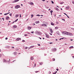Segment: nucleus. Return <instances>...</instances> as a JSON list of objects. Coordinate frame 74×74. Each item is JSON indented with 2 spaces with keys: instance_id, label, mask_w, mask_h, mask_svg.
<instances>
[{
  "instance_id": "nucleus-64",
  "label": "nucleus",
  "mask_w": 74,
  "mask_h": 74,
  "mask_svg": "<svg viewBox=\"0 0 74 74\" xmlns=\"http://www.w3.org/2000/svg\"><path fill=\"white\" fill-rule=\"evenodd\" d=\"M53 74H56V73H53Z\"/></svg>"
},
{
  "instance_id": "nucleus-28",
  "label": "nucleus",
  "mask_w": 74,
  "mask_h": 74,
  "mask_svg": "<svg viewBox=\"0 0 74 74\" xmlns=\"http://www.w3.org/2000/svg\"><path fill=\"white\" fill-rule=\"evenodd\" d=\"M18 20V19H17L16 20H15V22H17V21Z\"/></svg>"
},
{
  "instance_id": "nucleus-29",
  "label": "nucleus",
  "mask_w": 74,
  "mask_h": 74,
  "mask_svg": "<svg viewBox=\"0 0 74 74\" xmlns=\"http://www.w3.org/2000/svg\"><path fill=\"white\" fill-rule=\"evenodd\" d=\"M52 4H54V2L52 1H51Z\"/></svg>"
},
{
  "instance_id": "nucleus-54",
  "label": "nucleus",
  "mask_w": 74,
  "mask_h": 74,
  "mask_svg": "<svg viewBox=\"0 0 74 74\" xmlns=\"http://www.w3.org/2000/svg\"><path fill=\"white\" fill-rule=\"evenodd\" d=\"M57 73V71H56L55 72V73L56 74Z\"/></svg>"
},
{
  "instance_id": "nucleus-63",
  "label": "nucleus",
  "mask_w": 74,
  "mask_h": 74,
  "mask_svg": "<svg viewBox=\"0 0 74 74\" xmlns=\"http://www.w3.org/2000/svg\"><path fill=\"white\" fill-rule=\"evenodd\" d=\"M56 41H58V39H56Z\"/></svg>"
},
{
  "instance_id": "nucleus-22",
  "label": "nucleus",
  "mask_w": 74,
  "mask_h": 74,
  "mask_svg": "<svg viewBox=\"0 0 74 74\" xmlns=\"http://www.w3.org/2000/svg\"><path fill=\"white\" fill-rule=\"evenodd\" d=\"M58 28H59V27H55V29H58Z\"/></svg>"
},
{
  "instance_id": "nucleus-40",
  "label": "nucleus",
  "mask_w": 74,
  "mask_h": 74,
  "mask_svg": "<svg viewBox=\"0 0 74 74\" xmlns=\"http://www.w3.org/2000/svg\"><path fill=\"white\" fill-rule=\"evenodd\" d=\"M27 36V34H25V36Z\"/></svg>"
},
{
  "instance_id": "nucleus-2",
  "label": "nucleus",
  "mask_w": 74,
  "mask_h": 74,
  "mask_svg": "<svg viewBox=\"0 0 74 74\" xmlns=\"http://www.w3.org/2000/svg\"><path fill=\"white\" fill-rule=\"evenodd\" d=\"M45 24H43L41 25L42 26H45L46 27L47 26V25H48V23H47L46 22H45Z\"/></svg>"
},
{
  "instance_id": "nucleus-55",
  "label": "nucleus",
  "mask_w": 74,
  "mask_h": 74,
  "mask_svg": "<svg viewBox=\"0 0 74 74\" xmlns=\"http://www.w3.org/2000/svg\"><path fill=\"white\" fill-rule=\"evenodd\" d=\"M12 47V48H14V47Z\"/></svg>"
},
{
  "instance_id": "nucleus-32",
  "label": "nucleus",
  "mask_w": 74,
  "mask_h": 74,
  "mask_svg": "<svg viewBox=\"0 0 74 74\" xmlns=\"http://www.w3.org/2000/svg\"><path fill=\"white\" fill-rule=\"evenodd\" d=\"M52 12H53V11L52 10H51L50 11L51 13H52Z\"/></svg>"
},
{
  "instance_id": "nucleus-62",
  "label": "nucleus",
  "mask_w": 74,
  "mask_h": 74,
  "mask_svg": "<svg viewBox=\"0 0 74 74\" xmlns=\"http://www.w3.org/2000/svg\"><path fill=\"white\" fill-rule=\"evenodd\" d=\"M71 29L73 30V29H74V28H71Z\"/></svg>"
},
{
  "instance_id": "nucleus-5",
  "label": "nucleus",
  "mask_w": 74,
  "mask_h": 74,
  "mask_svg": "<svg viewBox=\"0 0 74 74\" xmlns=\"http://www.w3.org/2000/svg\"><path fill=\"white\" fill-rule=\"evenodd\" d=\"M21 40V38H18L16 39V41H19V40Z\"/></svg>"
},
{
  "instance_id": "nucleus-23",
  "label": "nucleus",
  "mask_w": 74,
  "mask_h": 74,
  "mask_svg": "<svg viewBox=\"0 0 74 74\" xmlns=\"http://www.w3.org/2000/svg\"><path fill=\"white\" fill-rule=\"evenodd\" d=\"M63 3H64V2H61V3H60V4H63Z\"/></svg>"
},
{
  "instance_id": "nucleus-47",
  "label": "nucleus",
  "mask_w": 74,
  "mask_h": 74,
  "mask_svg": "<svg viewBox=\"0 0 74 74\" xmlns=\"http://www.w3.org/2000/svg\"><path fill=\"white\" fill-rule=\"evenodd\" d=\"M5 39V40H7L8 39V38H7V37Z\"/></svg>"
},
{
  "instance_id": "nucleus-13",
  "label": "nucleus",
  "mask_w": 74,
  "mask_h": 74,
  "mask_svg": "<svg viewBox=\"0 0 74 74\" xmlns=\"http://www.w3.org/2000/svg\"><path fill=\"white\" fill-rule=\"evenodd\" d=\"M36 23L37 24V23H40V21H36Z\"/></svg>"
},
{
  "instance_id": "nucleus-51",
  "label": "nucleus",
  "mask_w": 74,
  "mask_h": 74,
  "mask_svg": "<svg viewBox=\"0 0 74 74\" xmlns=\"http://www.w3.org/2000/svg\"><path fill=\"white\" fill-rule=\"evenodd\" d=\"M38 46H40V44H38Z\"/></svg>"
},
{
  "instance_id": "nucleus-48",
  "label": "nucleus",
  "mask_w": 74,
  "mask_h": 74,
  "mask_svg": "<svg viewBox=\"0 0 74 74\" xmlns=\"http://www.w3.org/2000/svg\"><path fill=\"white\" fill-rule=\"evenodd\" d=\"M56 70L57 71H59V69H57Z\"/></svg>"
},
{
  "instance_id": "nucleus-14",
  "label": "nucleus",
  "mask_w": 74,
  "mask_h": 74,
  "mask_svg": "<svg viewBox=\"0 0 74 74\" xmlns=\"http://www.w3.org/2000/svg\"><path fill=\"white\" fill-rule=\"evenodd\" d=\"M51 25H52V26H54V23H51Z\"/></svg>"
},
{
  "instance_id": "nucleus-45",
  "label": "nucleus",
  "mask_w": 74,
  "mask_h": 74,
  "mask_svg": "<svg viewBox=\"0 0 74 74\" xmlns=\"http://www.w3.org/2000/svg\"><path fill=\"white\" fill-rule=\"evenodd\" d=\"M27 49V47H25V49Z\"/></svg>"
},
{
  "instance_id": "nucleus-24",
  "label": "nucleus",
  "mask_w": 74,
  "mask_h": 74,
  "mask_svg": "<svg viewBox=\"0 0 74 74\" xmlns=\"http://www.w3.org/2000/svg\"><path fill=\"white\" fill-rule=\"evenodd\" d=\"M31 16H31V18H33V16H34L33 14H32L31 15Z\"/></svg>"
},
{
  "instance_id": "nucleus-56",
  "label": "nucleus",
  "mask_w": 74,
  "mask_h": 74,
  "mask_svg": "<svg viewBox=\"0 0 74 74\" xmlns=\"http://www.w3.org/2000/svg\"><path fill=\"white\" fill-rule=\"evenodd\" d=\"M39 38H40V40H41V38L39 37Z\"/></svg>"
},
{
  "instance_id": "nucleus-3",
  "label": "nucleus",
  "mask_w": 74,
  "mask_h": 74,
  "mask_svg": "<svg viewBox=\"0 0 74 74\" xmlns=\"http://www.w3.org/2000/svg\"><path fill=\"white\" fill-rule=\"evenodd\" d=\"M21 7L20 6H19V5H16L15 6V8H20Z\"/></svg>"
},
{
  "instance_id": "nucleus-57",
  "label": "nucleus",
  "mask_w": 74,
  "mask_h": 74,
  "mask_svg": "<svg viewBox=\"0 0 74 74\" xmlns=\"http://www.w3.org/2000/svg\"><path fill=\"white\" fill-rule=\"evenodd\" d=\"M72 3L73 4H74V2H72Z\"/></svg>"
},
{
  "instance_id": "nucleus-39",
  "label": "nucleus",
  "mask_w": 74,
  "mask_h": 74,
  "mask_svg": "<svg viewBox=\"0 0 74 74\" xmlns=\"http://www.w3.org/2000/svg\"><path fill=\"white\" fill-rule=\"evenodd\" d=\"M7 14H8L6 13V14H4V15H7Z\"/></svg>"
},
{
  "instance_id": "nucleus-16",
  "label": "nucleus",
  "mask_w": 74,
  "mask_h": 74,
  "mask_svg": "<svg viewBox=\"0 0 74 74\" xmlns=\"http://www.w3.org/2000/svg\"><path fill=\"white\" fill-rule=\"evenodd\" d=\"M55 9L57 10V11H59V9L58 8H56Z\"/></svg>"
},
{
  "instance_id": "nucleus-44",
  "label": "nucleus",
  "mask_w": 74,
  "mask_h": 74,
  "mask_svg": "<svg viewBox=\"0 0 74 74\" xmlns=\"http://www.w3.org/2000/svg\"><path fill=\"white\" fill-rule=\"evenodd\" d=\"M2 20L1 19V18H0V22H1L2 21Z\"/></svg>"
},
{
  "instance_id": "nucleus-43",
  "label": "nucleus",
  "mask_w": 74,
  "mask_h": 74,
  "mask_svg": "<svg viewBox=\"0 0 74 74\" xmlns=\"http://www.w3.org/2000/svg\"><path fill=\"white\" fill-rule=\"evenodd\" d=\"M46 8H47V9H48L49 8V7H46Z\"/></svg>"
},
{
  "instance_id": "nucleus-46",
  "label": "nucleus",
  "mask_w": 74,
  "mask_h": 74,
  "mask_svg": "<svg viewBox=\"0 0 74 74\" xmlns=\"http://www.w3.org/2000/svg\"><path fill=\"white\" fill-rule=\"evenodd\" d=\"M56 49H54V50L55 51H56Z\"/></svg>"
},
{
  "instance_id": "nucleus-58",
  "label": "nucleus",
  "mask_w": 74,
  "mask_h": 74,
  "mask_svg": "<svg viewBox=\"0 0 74 74\" xmlns=\"http://www.w3.org/2000/svg\"><path fill=\"white\" fill-rule=\"evenodd\" d=\"M36 16H40V15L39 14H38V15H36Z\"/></svg>"
},
{
  "instance_id": "nucleus-15",
  "label": "nucleus",
  "mask_w": 74,
  "mask_h": 74,
  "mask_svg": "<svg viewBox=\"0 0 74 74\" xmlns=\"http://www.w3.org/2000/svg\"><path fill=\"white\" fill-rule=\"evenodd\" d=\"M13 27H14V28H16V27H17V26L16 25H14Z\"/></svg>"
},
{
  "instance_id": "nucleus-30",
  "label": "nucleus",
  "mask_w": 74,
  "mask_h": 74,
  "mask_svg": "<svg viewBox=\"0 0 74 74\" xmlns=\"http://www.w3.org/2000/svg\"><path fill=\"white\" fill-rule=\"evenodd\" d=\"M61 16H62V15H59V16H59V17H58V18H60V17H61Z\"/></svg>"
},
{
  "instance_id": "nucleus-20",
  "label": "nucleus",
  "mask_w": 74,
  "mask_h": 74,
  "mask_svg": "<svg viewBox=\"0 0 74 74\" xmlns=\"http://www.w3.org/2000/svg\"><path fill=\"white\" fill-rule=\"evenodd\" d=\"M38 34V35H40L41 34L40 33V32H38L37 33Z\"/></svg>"
},
{
  "instance_id": "nucleus-59",
  "label": "nucleus",
  "mask_w": 74,
  "mask_h": 74,
  "mask_svg": "<svg viewBox=\"0 0 74 74\" xmlns=\"http://www.w3.org/2000/svg\"><path fill=\"white\" fill-rule=\"evenodd\" d=\"M46 55H47V54H45V56H46Z\"/></svg>"
},
{
  "instance_id": "nucleus-36",
  "label": "nucleus",
  "mask_w": 74,
  "mask_h": 74,
  "mask_svg": "<svg viewBox=\"0 0 74 74\" xmlns=\"http://www.w3.org/2000/svg\"><path fill=\"white\" fill-rule=\"evenodd\" d=\"M10 16H12V14H11V13L10 14Z\"/></svg>"
},
{
  "instance_id": "nucleus-61",
  "label": "nucleus",
  "mask_w": 74,
  "mask_h": 74,
  "mask_svg": "<svg viewBox=\"0 0 74 74\" xmlns=\"http://www.w3.org/2000/svg\"><path fill=\"white\" fill-rule=\"evenodd\" d=\"M62 40V38H60V39L59 40Z\"/></svg>"
},
{
  "instance_id": "nucleus-11",
  "label": "nucleus",
  "mask_w": 74,
  "mask_h": 74,
  "mask_svg": "<svg viewBox=\"0 0 74 74\" xmlns=\"http://www.w3.org/2000/svg\"><path fill=\"white\" fill-rule=\"evenodd\" d=\"M64 14L65 15H66V16H67V18H70V17H69V16H68V15H67V14H66L65 13H64Z\"/></svg>"
},
{
  "instance_id": "nucleus-25",
  "label": "nucleus",
  "mask_w": 74,
  "mask_h": 74,
  "mask_svg": "<svg viewBox=\"0 0 74 74\" xmlns=\"http://www.w3.org/2000/svg\"><path fill=\"white\" fill-rule=\"evenodd\" d=\"M6 62V60H4L3 61V62L4 63V62Z\"/></svg>"
},
{
  "instance_id": "nucleus-37",
  "label": "nucleus",
  "mask_w": 74,
  "mask_h": 74,
  "mask_svg": "<svg viewBox=\"0 0 74 74\" xmlns=\"http://www.w3.org/2000/svg\"><path fill=\"white\" fill-rule=\"evenodd\" d=\"M56 23L57 24H59V23L58 21L56 22Z\"/></svg>"
},
{
  "instance_id": "nucleus-27",
  "label": "nucleus",
  "mask_w": 74,
  "mask_h": 74,
  "mask_svg": "<svg viewBox=\"0 0 74 74\" xmlns=\"http://www.w3.org/2000/svg\"><path fill=\"white\" fill-rule=\"evenodd\" d=\"M62 21H64L65 22V20L64 19L62 18Z\"/></svg>"
},
{
  "instance_id": "nucleus-18",
  "label": "nucleus",
  "mask_w": 74,
  "mask_h": 74,
  "mask_svg": "<svg viewBox=\"0 0 74 74\" xmlns=\"http://www.w3.org/2000/svg\"><path fill=\"white\" fill-rule=\"evenodd\" d=\"M70 7V6H67L66 7V9L67 10H69V8Z\"/></svg>"
},
{
  "instance_id": "nucleus-6",
  "label": "nucleus",
  "mask_w": 74,
  "mask_h": 74,
  "mask_svg": "<svg viewBox=\"0 0 74 74\" xmlns=\"http://www.w3.org/2000/svg\"><path fill=\"white\" fill-rule=\"evenodd\" d=\"M6 20H8V19H10V17L8 16H7L6 18Z\"/></svg>"
},
{
  "instance_id": "nucleus-4",
  "label": "nucleus",
  "mask_w": 74,
  "mask_h": 74,
  "mask_svg": "<svg viewBox=\"0 0 74 74\" xmlns=\"http://www.w3.org/2000/svg\"><path fill=\"white\" fill-rule=\"evenodd\" d=\"M19 1V0H15L14 1H12V3H16V2H17V1Z\"/></svg>"
},
{
  "instance_id": "nucleus-38",
  "label": "nucleus",
  "mask_w": 74,
  "mask_h": 74,
  "mask_svg": "<svg viewBox=\"0 0 74 74\" xmlns=\"http://www.w3.org/2000/svg\"><path fill=\"white\" fill-rule=\"evenodd\" d=\"M49 74H51V72L49 71Z\"/></svg>"
},
{
  "instance_id": "nucleus-41",
  "label": "nucleus",
  "mask_w": 74,
  "mask_h": 74,
  "mask_svg": "<svg viewBox=\"0 0 74 74\" xmlns=\"http://www.w3.org/2000/svg\"><path fill=\"white\" fill-rule=\"evenodd\" d=\"M2 19L3 20V21H4V18H3Z\"/></svg>"
},
{
  "instance_id": "nucleus-21",
  "label": "nucleus",
  "mask_w": 74,
  "mask_h": 74,
  "mask_svg": "<svg viewBox=\"0 0 74 74\" xmlns=\"http://www.w3.org/2000/svg\"><path fill=\"white\" fill-rule=\"evenodd\" d=\"M34 47V46H32L30 47V48H33Z\"/></svg>"
},
{
  "instance_id": "nucleus-42",
  "label": "nucleus",
  "mask_w": 74,
  "mask_h": 74,
  "mask_svg": "<svg viewBox=\"0 0 74 74\" xmlns=\"http://www.w3.org/2000/svg\"><path fill=\"white\" fill-rule=\"evenodd\" d=\"M42 63L41 62L40 63V65H41L42 64Z\"/></svg>"
},
{
  "instance_id": "nucleus-52",
  "label": "nucleus",
  "mask_w": 74,
  "mask_h": 74,
  "mask_svg": "<svg viewBox=\"0 0 74 74\" xmlns=\"http://www.w3.org/2000/svg\"><path fill=\"white\" fill-rule=\"evenodd\" d=\"M38 71H35V73H38Z\"/></svg>"
},
{
  "instance_id": "nucleus-10",
  "label": "nucleus",
  "mask_w": 74,
  "mask_h": 74,
  "mask_svg": "<svg viewBox=\"0 0 74 74\" xmlns=\"http://www.w3.org/2000/svg\"><path fill=\"white\" fill-rule=\"evenodd\" d=\"M29 4H30V5H33V4H34V3H33L32 2H31L29 3Z\"/></svg>"
},
{
  "instance_id": "nucleus-34",
  "label": "nucleus",
  "mask_w": 74,
  "mask_h": 74,
  "mask_svg": "<svg viewBox=\"0 0 74 74\" xmlns=\"http://www.w3.org/2000/svg\"><path fill=\"white\" fill-rule=\"evenodd\" d=\"M14 55H16V52H15V53L14 52Z\"/></svg>"
},
{
  "instance_id": "nucleus-49",
  "label": "nucleus",
  "mask_w": 74,
  "mask_h": 74,
  "mask_svg": "<svg viewBox=\"0 0 74 74\" xmlns=\"http://www.w3.org/2000/svg\"><path fill=\"white\" fill-rule=\"evenodd\" d=\"M33 26H34V25H35V24H34V23L33 24Z\"/></svg>"
},
{
  "instance_id": "nucleus-19",
  "label": "nucleus",
  "mask_w": 74,
  "mask_h": 74,
  "mask_svg": "<svg viewBox=\"0 0 74 74\" xmlns=\"http://www.w3.org/2000/svg\"><path fill=\"white\" fill-rule=\"evenodd\" d=\"M69 48H70L71 49V48H74V47H73V46H72L70 47H69Z\"/></svg>"
},
{
  "instance_id": "nucleus-26",
  "label": "nucleus",
  "mask_w": 74,
  "mask_h": 74,
  "mask_svg": "<svg viewBox=\"0 0 74 74\" xmlns=\"http://www.w3.org/2000/svg\"><path fill=\"white\" fill-rule=\"evenodd\" d=\"M31 60H33V59H33V57H32L31 58Z\"/></svg>"
},
{
  "instance_id": "nucleus-31",
  "label": "nucleus",
  "mask_w": 74,
  "mask_h": 74,
  "mask_svg": "<svg viewBox=\"0 0 74 74\" xmlns=\"http://www.w3.org/2000/svg\"><path fill=\"white\" fill-rule=\"evenodd\" d=\"M52 60H53V61H55V58H53L52 59Z\"/></svg>"
},
{
  "instance_id": "nucleus-17",
  "label": "nucleus",
  "mask_w": 74,
  "mask_h": 74,
  "mask_svg": "<svg viewBox=\"0 0 74 74\" xmlns=\"http://www.w3.org/2000/svg\"><path fill=\"white\" fill-rule=\"evenodd\" d=\"M18 16H19V14H16L15 16L16 18H17V17H18Z\"/></svg>"
},
{
  "instance_id": "nucleus-35",
  "label": "nucleus",
  "mask_w": 74,
  "mask_h": 74,
  "mask_svg": "<svg viewBox=\"0 0 74 74\" xmlns=\"http://www.w3.org/2000/svg\"><path fill=\"white\" fill-rule=\"evenodd\" d=\"M19 50V49H16V51H18Z\"/></svg>"
},
{
  "instance_id": "nucleus-9",
  "label": "nucleus",
  "mask_w": 74,
  "mask_h": 74,
  "mask_svg": "<svg viewBox=\"0 0 74 74\" xmlns=\"http://www.w3.org/2000/svg\"><path fill=\"white\" fill-rule=\"evenodd\" d=\"M56 34L58 35H60V33H59V31H57L56 32Z\"/></svg>"
},
{
  "instance_id": "nucleus-53",
  "label": "nucleus",
  "mask_w": 74,
  "mask_h": 74,
  "mask_svg": "<svg viewBox=\"0 0 74 74\" xmlns=\"http://www.w3.org/2000/svg\"><path fill=\"white\" fill-rule=\"evenodd\" d=\"M1 54H0V58H1Z\"/></svg>"
},
{
  "instance_id": "nucleus-50",
  "label": "nucleus",
  "mask_w": 74,
  "mask_h": 74,
  "mask_svg": "<svg viewBox=\"0 0 74 74\" xmlns=\"http://www.w3.org/2000/svg\"><path fill=\"white\" fill-rule=\"evenodd\" d=\"M34 33V32L33 31L32 32H31V33Z\"/></svg>"
},
{
  "instance_id": "nucleus-60",
  "label": "nucleus",
  "mask_w": 74,
  "mask_h": 74,
  "mask_svg": "<svg viewBox=\"0 0 74 74\" xmlns=\"http://www.w3.org/2000/svg\"><path fill=\"white\" fill-rule=\"evenodd\" d=\"M70 41H73V39H71Z\"/></svg>"
},
{
  "instance_id": "nucleus-12",
  "label": "nucleus",
  "mask_w": 74,
  "mask_h": 74,
  "mask_svg": "<svg viewBox=\"0 0 74 74\" xmlns=\"http://www.w3.org/2000/svg\"><path fill=\"white\" fill-rule=\"evenodd\" d=\"M50 31L51 32V33H53V30H52V29H50Z\"/></svg>"
},
{
  "instance_id": "nucleus-8",
  "label": "nucleus",
  "mask_w": 74,
  "mask_h": 74,
  "mask_svg": "<svg viewBox=\"0 0 74 74\" xmlns=\"http://www.w3.org/2000/svg\"><path fill=\"white\" fill-rule=\"evenodd\" d=\"M32 27H27V29H28V30H30V29H32Z\"/></svg>"
},
{
  "instance_id": "nucleus-33",
  "label": "nucleus",
  "mask_w": 74,
  "mask_h": 74,
  "mask_svg": "<svg viewBox=\"0 0 74 74\" xmlns=\"http://www.w3.org/2000/svg\"><path fill=\"white\" fill-rule=\"evenodd\" d=\"M22 42H25V40H22Z\"/></svg>"
},
{
  "instance_id": "nucleus-1",
  "label": "nucleus",
  "mask_w": 74,
  "mask_h": 74,
  "mask_svg": "<svg viewBox=\"0 0 74 74\" xmlns=\"http://www.w3.org/2000/svg\"><path fill=\"white\" fill-rule=\"evenodd\" d=\"M62 33L65 34L66 35H69V36H73V34L71 33H69V32H62Z\"/></svg>"
},
{
  "instance_id": "nucleus-7",
  "label": "nucleus",
  "mask_w": 74,
  "mask_h": 74,
  "mask_svg": "<svg viewBox=\"0 0 74 74\" xmlns=\"http://www.w3.org/2000/svg\"><path fill=\"white\" fill-rule=\"evenodd\" d=\"M46 37H47V38H49V35H48L47 34H46Z\"/></svg>"
}]
</instances>
